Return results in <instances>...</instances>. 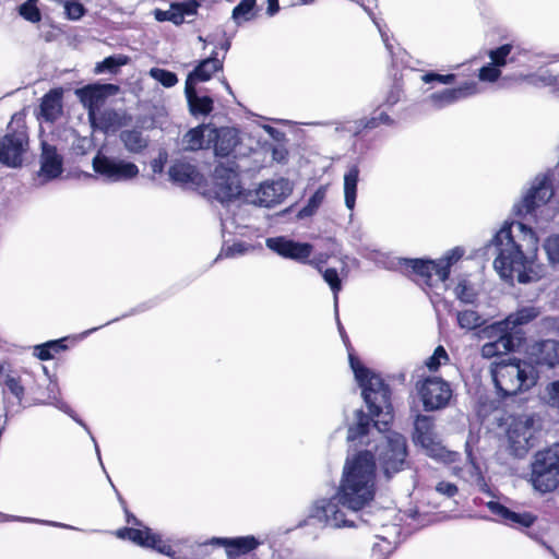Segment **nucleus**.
<instances>
[{
	"label": "nucleus",
	"instance_id": "56",
	"mask_svg": "<svg viewBox=\"0 0 559 559\" xmlns=\"http://www.w3.org/2000/svg\"><path fill=\"white\" fill-rule=\"evenodd\" d=\"M543 328L559 336V317H546L542 320Z\"/></svg>",
	"mask_w": 559,
	"mask_h": 559
},
{
	"label": "nucleus",
	"instance_id": "54",
	"mask_svg": "<svg viewBox=\"0 0 559 559\" xmlns=\"http://www.w3.org/2000/svg\"><path fill=\"white\" fill-rule=\"evenodd\" d=\"M546 393L548 396V403L559 408V380L547 384Z\"/></svg>",
	"mask_w": 559,
	"mask_h": 559
},
{
	"label": "nucleus",
	"instance_id": "52",
	"mask_svg": "<svg viewBox=\"0 0 559 559\" xmlns=\"http://www.w3.org/2000/svg\"><path fill=\"white\" fill-rule=\"evenodd\" d=\"M248 251V246L243 242L234 243L227 248H224L219 253L218 258H234L236 255L243 254Z\"/></svg>",
	"mask_w": 559,
	"mask_h": 559
},
{
	"label": "nucleus",
	"instance_id": "9",
	"mask_svg": "<svg viewBox=\"0 0 559 559\" xmlns=\"http://www.w3.org/2000/svg\"><path fill=\"white\" fill-rule=\"evenodd\" d=\"M416 389L426 412L445 408L453 395L450 383L439 377H427L418 381Z\"/></svg>",
	"mask_w": 559,
	"mask_h": 559
},
{
	"label": "nucleus",
	"instance_id": "43",
	"mask_svg": "<svg viewBox=\"0 0 559 559\" xmlns=\"http://www.w3.org/2000/svg\"><path fill=\"white\" fill-rule=\"evenodd\" d=\"M454 294L456 298L464 304H474L477 299V293L475 288L466 280H462L457 283L454 288Z\"/></svg>",
	"mask_w": 559,
	"mask_h": 559
},
{
	"label": "nucleus",
	"instance_id": "4",
	"mask_svg": "<svg viewBox=\"0 0 559 559\" xmlns=\"http://www.w3.org/2000/svg\"><path fill=\"white\" fill-rule=\"evenodd\" d=\"M495 386L501 396H512L535 385L534 368L518 359L501 360L491 368Z\"/></svg>",
	"mask_w": 559,
	"mask_h": 559
},
{
	"label": "nucleus",
	"instance_id": "13",
	"mask_svg": "<svg viewBox=\"0 0 559 559\" xmlns=\"http://www.w3.org/2000/svg\"><path fill=\"white\" fill-rule=\"evenodd\" d=\"M535 420L532 416H521L513 420L508 430L509 448L513 455L523 457L534 445Z\"/></svg>",
	"mask_w": 559,
	"mask_h": 559
},
{
	"label": "nucleus",
	"instance_id": "28",
	"mask_svg": "<svg viewBox=\"0 0 559 559\" xmlns=\"http://www.w3.org/2000/svg\"><path fill=\"white\" fill-rule=\"evenodd\" d=\"M209 126L201 124L197 128L189 130L181 140L182 150L197 151L204 147L205 136L210 133Z\"/></svg>",
	"mask_w": 559,
	"mask_h": 559
},
{
	"label": "nucleus",
	"instance_id": "40",
	"mask_svg": "<svg viewBox=\"0 0 559 559\" xmlns=\"http://www.w3.org/2000/svg\"><path fill=\"white\" fill-rule=\"evenodd\" d=\"M326 193L325 187H320L313 195L309 199L307 205H305L297 214V217L302 219L313 215L322 204Z\"/></svg>",
	"mask_w": 559,
	"mask_h": 559
},
{
	"label": "nucleus",
	"instance_id": "60",
	"mask_svg": "<svg viewBox=\"0 0 559 559\" xmlns=\"http://www.w3.org/2000/svg\"><path fill=\"white\" fill-rule=\"evenodd\" d=\"M167 160V153L160 152L158 157L152 162V169L154 173H162L164 164Z\"/></svg>",
	"mask_w": 559,
	"mask_h": 559
},
{
	"label": "nucleus",
	"instance_id": "16",
	"mask_svg": "<svg viewBox=\"0 0 559 559\" xmlns=\"http://www.w3.org/2000/svg\"><path fill=\"white\" fill-rule=\"evenodd\" d=\"M118 92V86L114 84L103 85H87L83 88L76 90L83 106L87 109V117H94V114L102 109L105 99L108 95H114Z\"/></svg>",
	"mask_w": 559,
	"mask_h": 559
},
{
	"label": "nucleus",
	"instance_id": "18",
	"mask_svg": "<svg viewBox=\"0 0 559 559\" xmlns=\"http://www.w3.org/2000/svg\"><path fill=\"white\" fill-rule=\"evenodd\" d=\"M40 168L38 176L49 181L58 178L63 171V157L55 145L41 142Z\"/></svg>",
	"mask_w": 559,
	"mask_h": 559
},
{
	"label": "nucleus",
	"instance_id": "17",
	"mask_svg": "<svg viewBox=\"0 0 559 559\" xmlns=\"http://www.w3.org/2000/svg\"><path fill=\"white\" fill-rule=\"evenodd\" d=\"M290 192L292 186L287 179L281 178L274 181H266L260 185L255 191L254 203L271 207L281 203Z\"/></svg>",
	"mask_w": 559,
	"mask_h": 559
},
{
	"label": "nucleus",
	"instance_id": "23",
	"mask_svg": "<svg viewBox=\"0 0 559 559\" xmlns=\"http://www.w3.org/2000/svg\"><path fill=\"white\" fill-rule=\"evenodd\" d=\"M532 357L537 365L554 368L559 365V342L545 340L532 348Z\"/></svg>",
	"mask_w": 559,
	"mask_h": 559
},
{
	"label": "nucleus",
	"instance_id": "33",
	"mask_svg": "<svg viewBox=\"0 0 559 559\" xmlns=\"http://www.w3.org/2000/svg\"><path fill=\"white\" fill-rule=\"evenodd\" d=\"M124 147L131 153H141L148 145V140L140 130H124L120 134Z\"/></svg>",
	"mask_w": 559,
	"mask_h": 559
},
{
	"label": "nucleus",
	"instance_id": "38",
	"mask_svg": "<svg viewBox=\"0 0 559 559\" xmlns=\"http://www.w3.org/2000/svg\"><path fill=\"white\" fill-rule=\"evenodd\" d=\"M464 251L461 248H454L449 251L442 259L437 261L439 266L437 270V276L439 281L445 282L449 278L451 265L459 261Z\"/></svg>",
	"mask_w": 559,
	"mask_h": 559
},
{
	"label": "nucleus",
	"instance_id": "3",
	"mask_svg": "<svg viewBox=\"0 0 559 559\" xmlns=\"http://www.w3.org/2000/svg\"><path fill=\"white\" fill-rule=\"evenodd\" d=\"M349 364L371 414L370 417L361 409L356 411V423L348 428L347 433V440L355 441L368 433L372 420L379 431L386 430L393 419V406L391 391L379 374L362 366L353 355H349Z\"/></svg>",
	"mask_w": 559,
	"mask_h": 559
},
{
	"label": "nucleus",
	"instance_id": "37",
	"mask_svg": "<svg viewBox=\"0 0 559 559\" xmlns=\"http://www.w3.org/2000/svg\"><path fill=\"white\" fill-rule=\"evenodd\" d=\"M404 263L413 269V271L425 277L427 283L431 281L432 275H437L439 269L437 261L421 259H405Z\"/></svg>",
	"mask_w": 559,
	"mask_h": 559
},
{
	"label": "nucleus",
	"instance_id": "50",
	"mask_svg": "<svg viewBox=\"0 0 559 559\" xmlns=\"http://www.w3.org/2000/svg\"><path fill=\"white\" fill-rule=\"evenodd\" d=\"M511 50L512 46L506 44L497 49L490 50L489 57L496 67H503L507 63L506 58L510 55Z\"/></svg>",
	"mask_w": 559,
	"mask_h": 559
},
{
	"label": "nucleus",
	"instance_id": "8",
	"mask_svg": "<svg viewBox=\"0 0 559 559\" xmlns=\"http://www.w3.org/2000/svg\"><path fill=\"white\" fill-rule=\"evenodd\" d=\"M212 190L222 203L238 198L242 192L238 165L234 160L219 163L213 173Z\"/></svg>",
	"mask_w": 559,
	"mask_h": 559
},
{
	"label": "nucleus",
	"instance_id": "15",
	"mask_svg": "<svg viewBox=\"0 0 559 559\" xmlns=\"http://www.w3.org/2000/svg\"><path fill=\"white\" fill-rule=\"evenodd\" d=\"M117 537L122 539H129L132 543L140 545L142 547H148L156 549L158 552L174 557V552L171 551V547L165 544L160 536L154 534L151 528H134V527H124L120 528L116 532Z\"/></svg>",
	"mask_w": 559,
	"mask_h": 559
},
{
	"label": "nucleus",
	"instance_id": "29",
	"mask_svg": "<svg viewBox=\"0 0 559 559\" xmlns=\"http://www.w3.org/2000/svg\"><path fill=\"white\" fill-rule=\"evenodd\" d=\"M539 313L540 311L538 308L528 306L510 313L504 320L511 332H513L518 326L525 325L535 320Z\"/></svg>",
	"mask_w": 559,
	"mask_h": 559
},
{
	"label": "nucleus",
	"instance_id": "19",
	"mask_svg": "<svg viewBox=\"0 0 559 559\" xmlns=\"http://www.w3.org/2000/svg\"><path fill=\"white\" fill-rule=\"evenodd\" d=\"M212 544L223 546L228 559H236L255 550L261 542L252 535L241 537H216Z\"/></svg>",
	"mask_w": 559,
	"mask_h": 559
},
{
	"label": "nucleus",
	"instance_id": "55",
	"mask_svg": "<svg viewBox=\"0 0 559 559\" xmlns=\"http://www.w3.org/2000/svg\"><path fill=\"white\" fill-rule=\"evenodd\" d=\"M455 80V75L454 74H438V73H426L425 75H423V81L425 83H430L432 81H438L439 83H442V84H452Z\"/></svg>",
	"mask_w": 559,
	"mask_h": 559
},
{
	"label": "nucleus",
	"instance_id": "14",
	"mask_svg": "<svg viewBox=\"0 0 559 559\" xmlns=\"http://www.w3.org/2000/svg\"><path fill=\"white\" fill-rule=\"evenodd\" d=\"M266 247L285 259H292L300 263H307L313 251L312 245L297 242L285 237L267 238Z\"/></svg>",
	"mask_w": 559,
	"mask_h": 559
},
{
	"label": "nucleus",
	"instance_id": "48",
	"mask_svg": "<svg viewBox=\"0 0 559 559\" xmlns=\"http://www.w3.org/2000/svg\"><path fill=\"white\" fill-rule=\"evenodd\" d=\"M545 251L551 263L559 262V234L547 238L544 243Z\"/></svg>",
	"mask_w": 559,
	"mask_h": 559
},
{
	"label": "nucleus",
	"instance_id": "5",
	"mask_svg": "<svg viewBox=\"0 0 559 559\" xmlns=\"http://www.w3.org/2000/svg\"><path fill=\"white\" fill-rule=\"evenodd\" d=\"M530 481L543 495L559 489V443L535 453Z\"/></svg>",
	"mask_w": 559,
	"mask_h": 559
},
{
	"label": "nucleus",
	"instance_id": "47",
	"mask_svg": "<svg viewBox=\"0 0 559 559\" xmlns=\"http://www.w3.org/2000/svg\"><path fill=\"white\" fill-rule=\"evenodd\" d=\"M38 0H27L19 8V13L26 20L32 23H37L41 20V14L39 9L37 8Z\"/></svg>",
	"mask_w": 559,
	"mask_h": 559
},
{
	"label": "nucleus",
	"instance_id": "57",
	"mask_svg": "<svg viewBox=\"0 0 559 559\" xmlns=\"http://www.w3.org/2000/svg\"><path fill=\"white\" fill-rule=\"evenodd\" d=\"M436 490L449 498L453 497L457 492V487L449 481H440L436 486Z\"/></svg>",
	"mask_w": 559,
	"mask_h": 559
},
{
	"label": "nucleus",
	"instance_id": "31",
	"mask_svg": "<svg viewBox=\"0 0 559 559\" xmlns=\"http://www.w3.org/2000/svg\"><path fill=\"white\" fill-rule=\"evenodd\" d=\"M198 176L195 167L188 163L178 162L169 168V177L175 182H195Z\"/></svg>",
	"mask_w": 559,
	"mask_h": 559
},
{
	"label": "nucleus",
	"instance_id": "10",
	"mask_svg": "<svg viewBox=\"0 0 559 559\" xmlns=\"http://www.w3.org/2000/svg\"><path fill=\"white\" fill-rule=\"evenodd\" d=\"M28 145V134L25 128L8 132L0 139V164L9 168L21 167Z\"/></svg>",
	"mask_w": 559,
	"mask_h": 559
},
{
	"label": "nucleus",
	"instance_id": "26",
	"mask_svg": "<svg viewBox=\"0 0 559 559\" xmlns=\"http://www.w3.org/2000/svg\"><path fill=\"white\" fill-rule=\"evenodd\" d=\"M88 120L94 129L103 132L115 131L121 126V116L110 108L97 110Z\"/></svg>",
	"mask_w": 559,
	"mask_h": 559
},
{
	"label": "nucleus",
	"instance_id": "64",
	"mask_svg": "<svg viewBox=\"0 0 559 559\" xmlns=\"http://www.w3.org/2000/svg\"><path fill=\"white\" fill-rule=\"evenodd\" d=\"M267 13L274 15L280 10L278 0H267Z\"/></svg>",
	"mask_w": 559,
	"mask_h": 559
},
{
	"label": "nucleus",
	"instance_id": "61",
	"mask_svg": "<svg viewBox=\"0 0 559 559\" xmlns=\"http://www.w3.org/2000/svg\"><path fill=\"white\" fill-rule=\"evenodd\" d=\"M538 80L545 85H555L559 83V79L551 73L545 72L538 76Z\"/></svg>",
	"mask_w": 559,
	"mask_h": 559
},
{
	"label": "nucleus",
	"instance_id": "44",
	"mask_svg": "<svg viewBox=\"0 0 559 559\" xmlns=\"http://www.w3.org/2000/svg\"><path fill=\"white\" fill-rule=\"evenodd\" d=\"M129 62V57L123 55L110 56L105 58L102 62L97 63L95 71L96 73H103L105 71L116 72L118 68Z\"/></svg>",
	"mask_w": 559,
	"mask_h": 559
},
{
	"label": "nucleus",
	"instance_id": "24",
	"mask_svg": "<svg viewBox=\"0 0 559 559\" xmlns=\"http://www.w3.org/2000/svg\"><path fill=\"white\" fill-rule=\"evenodd\" d=\"M487 507L493 514L513 527H530L536 520L530 512H513L497 501H489Z\"/></svg>",
	"mask_w": 559,
	"mask_h": 559
},
{
	"label": "nucleus",
	"instance_id": "39",
	"mask_svg": "<svg viewBox=\"0 0 559 559\" xmlns=\"http://www.w3.org/2000/svg\"><path fill=\"white\" fill-rule=\"evenodd\" d=\"M198 2L191 0L185 3H174L170 5V22L179 25L186 16H192L197 13Z\"/></svg>",
	"mask_w": 559,
	"mask_h": 559
},
{
	"label": "nucleus",
	"instance_id": "1",
	"mask_svg": "<svg viewBox=\"0 0 559 559\" xmlns=\"http://www.w3.org/2000/svg\"><path fill=\"white\" fill-rule=\"evenodd\" d=\"M376 495V463L373 455L360 452L344 466L340 488L334 497L314 502L310 518L333 528L355 527L357 512L367 507Z\"/></svg>",
	"mask_w": 559,
	"mask_h": 559
},
{
	"label": "nucleus",
	"instance_id": "59",
	"mask_svg": "<svg viewBox=\"0 0 559 559\" xmlns=\"http://www.w3.org/2000/svg\"><path fill=\"white\" fill-rule=\"evenodd\" d=\"M401 97V90L397 86H393L386 95L384 103L389 106L395 105Z\"/></svg>",
	"mask_w": 559,
	"mask_h": 559
},
{
	"label": "nucleus",
	"instance_id": "41",
	"mask_svg": "<svg viewBox=\"0 0 559 559\" xmlns=\"http://www.w3.org/2000/svg\"><path fill=\"white\" fill-rule=\"evenodd\" d=\"M322 276L324 281L329 284L333 292L334 297V310L335 314H338V293L342 289V282L338 276V273L335 269H326L322 272Z\"/></svg>",
	"mask_w": 559,
	"mask_h": 559
},
{
	"label": "nucleus",
	"instance_id": "32",
	"mask_svg": "<svg viewBox=\"0 0 559 559\" xmlns=\"http://www.w3.org/2000/svg\"><path fill=\"white\" fill-rule=\"evenodd\" d=\"M359 177V169L357 166H352L344 176V197L345 204L349 210H353L356 202L357 183Z\"/></svg>",
	"mask_w": 559,
	"mask_h": 559
},
{
	"label": "nucleus",
	"instance_id": "42",
	"mask_svg": "<svg viewBox=\"0 0 559 559\" xmlns=\"http://www.w3.org/2000/svg\"><path fill=\"white\" fill-rule=\"evenodd\" d=\"M456 319L460 328L465 330H474L484 323L481 316L474 310L460 311L457 312Z\"/></svg>",
	"mask_w": 559,
	"mask_h": 559
},
{
	"label": "nucleus",
	"instance_id": "34",
	"mask_svg": "<svg viewBox=\"0 0 559 559\" xmlns=\"http://www.w3.org/2000/svg\"><path fill=\"white\" fill-rule=\"evenodd\" d=\"M257 1L241 0L233 10L231 19L237 25L253 20L257 16Z\"/></svg>",
	"mask_w": 559,
	"mask_h": 559
},
{
	"label": "nucleus",
	"instance_id": "62",
	"mask_svg": "<svg viewBox=\"0 0 559 559\" xmlns=\"http://www.w3.org/2000/svg\"><path fill=\"white\" fill-rule=\"evenodd\" d=\"M47 344H48L52 355L55 353H59V352H61V350L67 348V346L62 344V340L61 341H50Z\"/></svg>",
	"mask_w": 559,
	"mask_h": 559
},
{
	"label": "nucleus",
	"instance_id": "20",
	"mask_svg": "<svg viewBox=\"0 0 559 559\" xmlns=\"http://www.w3.org/2000/svg\"><path fill=\"white\" fill-rule=\"evenodd\" d=\"M207 145L214 143V152L216 156H229L239 143L238 132L233 128H212L206 134Z\"/></svg>",
	"mask_w": 559,
	"mask_h": 559
},
{
	"label": "nucleus",
	"instance_id": "21",
	"mask_svg": "<svg viewBox=\"0 0 559 559\" xmlns=\"http://www.w3.org/2000/svg\"><path fill=\"white\" fill-rule=\"evenodd\" d=\"M476 91L477 86L475 83H466L457 88H445L441 92L433 93L428 97V100L435 108L440 109L475 94Z\"/></svg>",
	"mask_w": 559,
	"mask_h": 559
},
{
	"label": "nucleus",
	"instance_id": "6",
	"mask_svg": "<svg viewBox=\"0 0 559 559\" xmlns=\"http://www.w3.org/2000/svg\"><path fill=\"white\" fill-rule=\"evenodd\" d=\"M407 444L403 435L391 431L377 447V457L385 476L400 472L407 464Z\"/></svg>",
	"mask_w": 559,
	"mask_h": 559
},
{
	"label": "nucleus",
	"instance_id": "49",
	"mask_svg": "<svg viewBox=\"0 0 559 559\" xmlns=\"http://www.w3.org/2000/svg\"><path fill=\"white\" fill-rule=\"evenodd\" d=\"M449 360L448 353L445 352L443 346H438L433 354L427 359L426 366L429 370H437L442 362H447Z\"/></svg>",
	"mask_w": 559,
	"mask_h": 559
},
{
	"label": "nucleus",
	"instance_id": "36",
	"mask_svg": "<svg viewBox=\"0 0 559 559\" xmlns=\"http://www.w3.org/2000/svg\"><path fill=\"white\" fill-rule=\"evenodd\" d=\"M514 348V338L488 341L481 346L480 354L484 358H492L511 352Z\"/></svg>",
	"mask_w": 559,
	"mask_h": 559
},
{
	"label": "nucleus",
	"instance_id": "51",
	"mask_svg": "<svg viewBox=\"0 0 559 559\" xmlns=\"http://www.w3.org/2000/svg\"><path fill=\"white\" fill-rule=\"evenodd\" d=\"M63 7L69 20H80L85 14V8L78 1L69 0Z\"/></svg>",
	"mask_w": 559,
	"mask_h": 559
},
{
	"label": "nucleus",
	"instance_id": "46",
	"mask_svg": "<svg viewBox=\"0 0 559 559\" xmlns=\"http://www.w3.org/2000/svg\"><path fill=\"white\" fill-rule=\"evenodd\" d=\"M150 75L165 87H173L178 83L177 75L165 69L152 68Z\"/></svg>",
	"mask_w": 559,
	"mask_h": 559
},
{
	"label": "nucleus",
	"instance_id": "2",
	"mask_svg": "<svg viewBox=\"0 0 559 559\" xmlns=\"http://www.w3.org/2000/svg\"><path fill=\"white\" fill-rule=\"evenodd\" d=\"M538 239L531 227L523 223L503 226L492 238L497 257L495 270L503 278L516 280L521 284L537 282L540 275L532 267L530 253L537 250Z\"/></svg>",
	"mask_w": 559,
	"mask_h": 559
},
{
	"label": "nucleus",
	"instance_id": "63",
	"mask_svg": "<svg viewBox=\"0 0 559 559\" xmlns=\"http://www.w3.org/2000/svg\"><path fill=\"white\" fill-rule=\"evenodd\" d=\"M155 17L158 21H170V8L166 11L163 10H156L155 11Z\"/></svg>",
	"mask_w": 559,
	"mask_h": 559
},
{
	"label": "nucleus",
	"instance_id": "30",
	"mask_svg": "<svg viewBox=\"0 0 559 559\" xmlns=\"http://www.w3.org/2000/svg\"><path fill=\"white\" fill-rule=\"evenodd\" d=\"M0 384L4 385L20 402L23 400L25 389L22 384L21 377L19 372L13 370L10 366L0 374Z\"/></svg>",
	"mask_w": 559,
	"mask_h": 559
},
{
	"label": "nucleus",
	"instance_id": "35",
	"mask_svg": "<svg viewBox=\"0 0 559 559\" xmlns=\"http://www.w3.org/2000/svg\"><path fill=\"white\" fill-rule=\"evenodd\" d=\"M481 340L495 341L502 338H513L512 332L506 320L493 322L479 331Z\"/></svg>",
	"mask_w": 559,
	"mask_h": 559
},
{
	"label": "nucleus",
	"instance_id": "53",
	"mask_svg": "<svg viewBox=\"0 0 559 559\" xmlns=\"http://www.w3.org/2000/svg\"><path fill=\"white\" fill-rule=\"evenodd\" d=\"M501 71L497 69V67L493 63L485 66L479 70V79L481 81L495 82L498 80Z\"/></svg>",
	"mask_w": 559,
	"mask_h": 559
},
{
	"label": "nucleus",
	"instance_id": "22",
	"mask_svg": "<svg viewBox=\"0 0 559 559\" xmlns=\"http://www.w3.org/2000/svg\"><path fill=\"white\" fill-rule=\"evenodd\" d=\"M223 69V61L216 58L214 52L210 58L199 62L192 72H190L186 80V86L195 87L200 82L209 81L212 75Z\"/></svg>",
	"mask_w": 559,
	"mask_h": 559
},
{
	"label": "nucleus",
	"instance_id": "11",
	"mask_svg": "<svg viewBox=\"0 0 559 559\" xmlns=\"http://www.w3.org/2000/svg\"><path fill=\"white\" fill-rule=\"evenodd\" d=\"M552 195L554 188L549 178L538 176L523 199L514 204L513 212L516 216L533 214L538 207L545 205Z\"/></svg>",
	"mask_w": 559,
	"mask_h": 559
},
{
	"label": "nucleus",
	"instance_id": "58",
	"mask_svg": "<svg viewBox=\"0 0 559 559\" xmlns=\"http://www.w3.org/2000/svg\"><path fill=\"white\" fill-rule=\"evenodd\" d=\"M35 355L40 359V360H47V359H50L52 358V353L50 352V348L48 346V344H43V345H38L35 347Z\"/></svg>",
	"mask_w": 559,
	"mask_h": 559
},
{
	"label": "nucleus",
	"instance_id": "25",
	"mask_svg": "<svg viewBox=\"0 0 559 559\" xmlns=\"http://www.w3.org/2000/svg\"><path fill=\"white\" fill-rule=\"evenodd\" d=\"M62 88L50 90L40 104V115L45 121L55 122L62 115Z\"/></svg>",
	"mask_w": 559,
	"mask_h": 559
},
{
	"label": "nucleus",
	"instance_id": "12",
	"mask_svg": "<svg viewBox=\"0 0 559 559\" xmlns=\"http://www.w3.org/2000/svg\"><path fill=\"white\" fill-rule=\"evenodd\" d=\"M93 168L95 173L114 182L130 180L139 175L135 164L102 154H97L93 158Z\"/></svg>",
	"mask_w": 559,
	"mask_h": 559
},
{
	"label": "nucleus",
	"instance_id": "45",
	"mask_svg": "<svg viewBox=\"0 0 559 559\" xmlns=\"http://www.w3.org/2000/svg\"><path fill=\"white\" fill-rule=\"evenodd\" d=\"M382 123L383 124H392L393 120L391 119V117L388 114L381 112L377 117H371L369 119H361V120L357 121L354 133L358 134L364 129H374Z\"/></svg>",
	"mask_w": 559,
	"mask_h": 559
},
{
	"label": "nucleus",
	"instance_id": "7",
	"mask_svg": "<svg viewBox=\"0 0 559 559\" xmlns=\"http://www.w3.org/2000/svg\"><path fill=\"white\" fill-rule=\"evenodd\" d=\"M413 440L419 444L426 454L443 462H454L456 452L448 451L437 439L433 430V421L430 416L418 415L414 425Z\"/></svg>",
	"mask_w": 559,
	"mask_h": 559
},
{
	"label": "nucleus",
	"instance_id": "27",
	"mask_svg": "<svg viewBox=\"0 0 559 559\" xmlns=\"http://www.w3.org/2000/svg\"><path fill=\"white\" fill-rule=\"evenodd\" d=\"M185 94L192 115H209L213 110V99L209 96H199L195 87L185 86Z\"/></svg>",
	"mask_w": 559,
	"mask_h": 559
}]
</instances>
